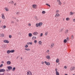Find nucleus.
<instances>
[{"mask_svg": "<svg viewBox=\"0 0 75 75\" xmlns=\"http://www.w3.org/2000/svg\"><path fill=\"white\" fill-rule=\"evenodd\" d=\"M27 75H33V74L31 71H28L27 73Z\"/></svg>", "mask_w": 75, "mask_h": 75, "instance_id": "1", "label": "nucleus"}, {"mask_svg": "<svg viewBox=\"0 0 75 75\" xmlns=\"http://www.w3.org/2000/svg\"><path fill=\"white\" fill-rule=\"evenodd\" d=\"M32 7L33 8H35V9H37V6L35 5V4H34L32 6Z\"/></svg>", "mask_w": 75, "mask_h": 75, "instance_id": "2", "label": "nucleus"}, {"mask_svg": "<svg viewBox=\"0 0 75 75\" xmlns=\"http://www.w3.org/2000/svg\"><path fill=\"white\" fill-rule=\"evenodd\" d=\"M1 18L2 19L4 20L5 19V16H4V13H2L1 14Z\"/></svg>", "mask_w": 75, "mask_h": 75, "instance_id": "3", "label": "nucleus"}, {"mask_svg": "<svg viewBox=\"0 0 75 75\" xmlns=\"http://www.w3.org/2000/svg\"><path fill=\"white\" fill-rule=\"evenodd\" d=\"M45 64L46 65H47L48 66H49V65H50V63L49 62H47V61H45L44 62Z\"/></svg>", "mask_w": 75, "mask_h": 75, "instance_id": "4", "label": "nucleus"}, {"mask_svg": "<svg viewBox=\"0 0 75 75\" xmlns=\"http://www.w3.org/2000/svg\"><path fill=\"white\" fill-rule=\"evenodd\" d=\"M54 43H52L51 44V45H50V48H53V47H54Z\"/></svg>", "mask_w": 75, "mask_h": 75, "instance_id": "5", "label": "nucleus"}, {"mask_svg": "<svg viewBox=\"0 0 75 75\" xmlns=\"http://www.w3.org/2000/svg\"><path fill=\"white\" fill-rule=\"evenodd\" d=\"M57 1L58 3H59V5L60 6L62 5V3H61V2L60 0H57Z\"/></svg>", "mask_w": 75, "mask_h": 75, "instance_id": "6", "label": "nucleus"}, {"mask_svg": "<svg viewBox=\"0 0 75 75\" xmlns=\"http://www.w3.org/2000/svg\"><path fill=\"white\" fill-rule=\"evenodd\" d=\"M75 69V67H71L70 69V70L71 71H74Z\"/></svg>", "mask_w": 75, "mask_h": 75, "instance_id": "7", "label": "nucleus"}, {"mask_svg": "<svg viewBox=\"0 0 75 75\" xmlns=\"http://www.w3.org/2000/svg\"><path fill=\"white\" fill-rule=\"evenodd\" d=\"M59 16H60V15L58 13H56L55 16V17L56 18H57L58 17H59Z\"/></svg>", "mask_w": 75, "mask_h": 75, "instance_id": "8", "label": "nucleus"}, {"mask_svg": "<svg viewBox=\"0 0 75 75\" xmlns=\"http://www.w3.org/2000/svg\"><path fill=\"white\" fill-rule=\"evenodd\" d=\"M46 58L47 59L50 60L51 59V57L49 55H47L46 56Z\"/></svg>", "mask_w": 75, "mask_h": 75, "instance_id": "9", "label": "nucleus"}, {"mask_svg": "<svg viewBox=\"0 0 75 75\" xmlns=\"http://www.w3.org/2000/svg\"><path fill=\"white\" fill-rule=\"evenodd\" d=\"M4 9L6 11H9V9H8V8H7V7H5L4 8Z\"/></svg>", "mask_w": 75, "mask_h": 75, "instance_id": "10", "label": "nucleus"}, {"mask_svg": "<svg viewBox=\"0 0 75 75\" xmlns=\"http://www.w3.org/2000/svg\"><path fill=\"white\" fill-rule=\"evenodd\" d=\"M4 42L5 43H9V41L8 40H4Z\"/></svg>", "mask_w": 75, "mask_h": 75, "instance_id": "11", "label": "nucleus"}, {"mask_svg": "<svg viewBox=\"0 0 75 75\" xmlns=\"http://www.w3.org/2000/svg\"><path fill=\"white\" fill-rule=\"evenodd\" d=\"M75 14V13L74 12H72V11H71L69 15L70 16H72L74 15Z\"/></svg>", "mask_w": 75, "mask_h": 75, "instance_id": "12", "label": "nucleus"}, {"mask_svg": "<svg viewBox=\"0 0 75 75\" xmlns=\"http://www.w3.org/2000/svg\"><path fill=\"white\" fill-rule=\"evenodd\" d=\"M38 34V32H35L33 33V35H37Z\"/></svg>", "mask_w": 75, "mask_h": 75, "instance_id": "13", "label": "nucleus"}, {"mask_svg": "<svg viewBox=\"0 0 75 75\" xmlns=\"http://www.w3.org/2000/svg\"><path fill=\"white\" fill-rule=\"evenodd\" d=\"M7 68L8 69V70H11L12 69V67L11 66H8L7 67Z\"/></svg>", "mask_w": 75, "mask_h": 75, "instance_id": "14", "label": "nucleus"}, {"mask_svg": "<svg viewBox=\"0 0 75 75\" xmlns=\"http://www.w3.org/2000/svg\"><path fill=\"white\" fill-rule=\"evenodd\" d=\"M36 38H37L36 36H33L32 37V40H35Z\"/></svg>", "mask_w": 75, "mask_h": 75, "instance_id": "15", "label": "nucleus"}, {"mask_svg": "<svg viewBox=\"0 0 75 75\" xmlns=\"http://www.w3.org/2000/svg\"><path fill=\"white\" fill-rule=\"evenodd\" d=\"M5 72V69H1L0 70V72Z\"/></svg>", "mask_w": 75, "mask_h": 75, "instance_id": "16", "label": "nucleus"}, {"mask_svg": "<svg viewBox=\"0 0 75 75\" xmlns=\"http://www.w3.org/2000/svg\"><path fill=\"white\" fill-rule=\"evenodd\" d=\"M7 64L8 65H10L11 64V62L10 61H8L7 62Z\"/></svg>", "mask_w": 75, "mask_h": 75, "instance_id": "17", "label": "nucleus"}, {"mask_svg": "<svg viewBox=\"0 0 75 75\" xmlns=\"http://www.w3.org/2000/svg\"><path fill=\"white\" fill-rule=\"evenodd\" d=\"M39 27H41L42 25V22H40L39 23Z\"/></svg>", "mask_w": 75, "mask_h": 75, "instance_id": "18", "label": "nucleus"}, {"mask_svg": "<svg viewBox=\"0 0 75 75\" xmlns=\"http://www.w3.org/2000/svg\"><path fill=\"white\" fill-rule=\"evenodd\" d=\"M35 19L36 21H38V20H39L38 18L37 17V16H35Z\"/></svg>", "mask_w": 75, "mask_h": 75, "instance_id": "19", "label": "nucleus"}, {"mask_svg": "<svg viewBox=\"0 0 75 75\" xmlns=\"http://www.w3.org/2000/svg\"><path fill=\"white\" fill-rule=\"evenodd\" d=\"M28 36L29 37H32V36H33V35L32 34V33H29L28 34Z\"/></svg>", "mask_w": 75, "mask_h": 75, "instance_id": "20", "label": "nucleus"}, {"mask_svg": "<svg viewBox=\"0 0 75 75\" xmlns=\"http://www.w3.org/2000/svg\"><path fill=\"white\" fill-rule=\"evenodd\" d=\"M1 37H4V34L2 33V34H0V35Z\"/></svg>", "mask_w": 75, "mask_h": 75, "instance_id": "21", "label": "nucleus"}, {"mask_svg": "<svg viewBox=\"0 0 75 75\" xmlns=\"http://www.w3.org/2000/svg\"><path fill=\"white\" fill-rule=\"evenodd\" d=\"M48 32L47 31L45 33V35L46 36L47 35H48Z\"/></svg>", "mask_w": 75, "mask_h": 75, "instance_id": "22", "label": "nucleus"}, {"mask_svg": "<svg viewBox=\"0 0 75 75\" xmlns=\"http://www.w3.org/2000/svg\"><path fill=\"white\" fill-rule=\"evenodd\" d=\"M39 26V23H37L36 24V27H38Z\"/></svg>", "mask_w": 75, "mask_h": 75, "instance_id": "23", "label": "nucleus"}, {"mask_svg": "<svg viewBox=\"0 0 75 75\" xmlns=\"http://www.w3.org/2000/svg\"><path fill=\"white\" fill-rule=\"evenodd\" d=\"M38 43L40 45H42V42H41V41H39L38 42Z\"/></svg>", "mask_w": 75, "mask_h": 75, "instance_id": "24", "label": "nucleus"}, {"mask_svg": "<svg viewBox=\"0 0 75 75\" xmlns=\"http://www.w3.org/2000/svg\"><path fill=\"white\" fill-rule=\"evenodd\" d=\"M71 40H73L74 39V35H72L71 36Z\"/></svg>", "mask_w": 75, "mask_h": 75, "instance_id": "25", "label": "nucleus"}, {"mask_svg": "<svg viewBox=\"0 0 75 75\" xmlns=\"http://www.w3.org/2000/svg\"><path fill=\"white\" fill-rule=\"evenodd\" d=\"M59 61V59H57L56 60V62H57V63H58Z\"/></svg>", "mask_w": 75, "mask_h": 75, "instance_id": "26", "label": "nucleus"}, {"mask_svg": "<svg viewBox=\"0 0 75 75\" xmlns=\"http://www.w3.org/2000/svg\"><path fill=\"white\" fill-rule=\"evenodd\" d=\"M15 52V50H11L10 51V52L11 53H13V52Z\"/></svg>", "mask_w": 75, "mask_h": 75, "instance_id": "27", "label": "nucleus"}, {"mask_svg": "<svg viewBox=\"0 0 75 75\" xmlns=\"http://www.w3.org/2000/svg\"><path fill=\"white\" fill-rule=\"evenodd\" d=\"M56 75H59V72H58L57 71L56 72Z\"/></svg>", "mask_w": 75, "mask_h": 75, "instance_id": "28", "label": "nucleus"}, {"mask_svg": "<svg viewBox=\"0 0 75 75\" xmlns=\"http://www.w3.org/2000/svg\"><path fill=\"white\" fill-rule=\"evenodd\" d=\"M69 20H70V19L69 18H66V21H69Z\"/></svg>", "mask_w": 75, "mask_h": 75, "instance_id": "29", "label": "nucleus"}, {"mask_svg": "<svg viewBox=\"0 0 75 75\" xmlns=\"http://www.w3.org/2000/svg\"><path fill=\"white\" fill-rule=\"evenodd\" d=\"M45 11H42V14H45Z\"/></svg>", "mask_w": 75, "mask_h": 75, "instance_id": "30", "label": "nucleus"}, {"mask_svg": "<svg viewBox=\"0 0 75 75\" xmlns=\"http://www.w3.org/2000/svg\"><path fill=\"white\" fill-rule=\"evenodd\" d=\"M63 42L64 43H66L67 42V40L66 39H64L63 41Z\"/></svg>", "mask_w": 75, "mask_h": 75, "instance_id": "31", "label": "nucleus"}, {"mask_svg": "<svg viewBox=\"0 0 75 75\" xmlns=\"http://www.w3.org/2000/svg\"><path fill=\"white\" fill-rule=\"evenodd\" d=\"M10 52H11L9 50H8L7 52V53L8 54H9L10 53Z\"/></svg>", "mask_w": 75, "mask_h": 75, "instance_id": "32", "label": "nucleus"}, {"mask_svg": "<svg viewBox=\"0 0 75 75\" xmlns=\"http://www.w3.org/2000/svg\"><path fill=\"white\" fill-rule=\"evenodd\" d=\"M25 50H26V51H30V49H29V48H28V49H27V48H25Z\"/></svg>", "mask_w": 75, "mask_h": 75, "instance_id": "33", "label": "nucleus"}, {"mask_svg": "<svg viewBox=\"0 0 75 75\" xmlns=\"http://www.w3.org/2000/svg\"><path fill=\"white\" fill-rule=\"evenodd\" d=\"M14 1H11L9 2V3H11V4H14Z\"/></svg>", "mask_w": 75, "mask_h": 75, "instance_id": "34", "label": "nucleus"}, {"mask_svg": "<svg viewBox=\"0 0 75 75\" xmlns=\"http://www.w3.org/2000/svg\"><path fill=\"white\" fill-rule=\"evenodd\" d=\"M66 40L67 41H68L69 40V37H67L66 38Z\"/></svg>", "mask_w": 75, "mask_h": 75, "instance_id": "35", "label": "nucleus"}, {"mask_svg": "<svg viewBox=\"0 0 75 75\" xmlns=\"http://www.w3.org/2000/svg\"><path fill=\"white\" fill-rule=\"evenodd\" d=\"M15 70H16V68H15V67L13 68L12 69V71H15Z\"/></svg>", "mask_w": 75, "mask_h": 75, "instance_id": "36", "label": "nucleus"}, {"mask_svg": "<svg viewBox=\"0 0 75 75\" xmlns=\"http://www.w3.org/2000/svg\"><path fill=\"white\" fill-rule=\"evenodd\" d=\"M68 32V30H66L65 31V33L66 34H67Z\"/></svg>", "mask_w": 75, "mask_h": 75, "instance_id": "37", "label": "nucleus"}, {"mask_svg": "<svg viewBox=\"0 0 75 75\" xmlns=\"http://www.w3.org/2000/svg\"><path fill=\"white\" fill-rule=\"evenodd\" d=\"M59 10H57L56 11V13H59Z\"/></svg>", "mask_w": 75, "mask_h": 75, "instance_id": "38", "label": "nucleus"}, {"mask_svg": "<svg viewBox=\"0 0 75 75\" xmlns=\"http://www.w3.org/2000/svg\"><path fill=\"white\" fill-rule=\"evenodd\" d=\"M42 35H43V33H41V34L40 35V36L41 37H42Z\"/></svg>", "mask_w": 75, "mask_h": 75, "instance_id": "39", "label": "nucleus"}, {"mask_svg": "<svg viewBox=\"0 0 75 75\" xmlns=\"http://www.w3.org/2000/svg\"><path fill=\"white\" fill-rule=\"evenodd\" d=\"M46 4V5H47V6H48L50 7H51V6H50V5H49L48 4Z\"/></svg>", "mask_w": 75, "mask_h": 75, "instance_id": "40", "label": "nucleus"}, {"mask_svg": "<svg viewBox=\"0 0 75 75\" xmlns=\"http://www.w3.org/2000/svg\"><path fill=\"white\" fill-rule=\"evenodd\" d=\"M11 24H14V22L13 21H11Z\"/></svg>", "mask_w": 75, "mask_h": 75, "instance_id": "41", "label": "nucleus"}, {"mask_svg": "<svg viewBox=\"0 0 75 75\" xmlns=\"http://www.w3.org/2000/svg\"><path fill=\"white\" fill-rule=\"evenodd\" d=\"M31 25V23H28V26H29V27H30Z\"/></svg>", "mask_w": 75, "mask_h": 75, "instance_id": "42", "label": "nucleus"}, {"mask_svg": "<svg viewBox=\"0 0 75 75\" xmlns=\"http://www.w3.org/2000/svg\"><path fill=\"white\" fill-rule=\"evenodd\" d=\"M34 42L35 44H37V40H34Z\"/></svg>", "mask_w": 75, "mask_h": 75, "instance_id": "43", "label": "nucleus"}, {"mask_svg": "<svg viewBox=\"0 0 75 75\" xmlns=\"http://www.w3.org/2000/svg\"><path fill=\"white\" fill-rule=\"evenodd\" d=\"M28 47V46L27 45H26L25 46V48H27Z\"/></svg>", "mask_w": 75, "mask_h": 75, "instance_id": "44", "label": "nucleus"}, {"mask_svg": "<svg viewBox=\"0 0 75 75\" xmlns=\"http://www.w3.org/2000/svg\"><path fill=\"white\" fill-rule=\"evenodd\" d=\"M3 66V64H1L0 65V68H1V67H2Z\"/></svg>", "mask_w": 75, "mask_h": 75, "instance_id": "45", "label": "nucleus"}, {"mask_svg": "<svg viewBox=\"0 0 75 75\" xmlns=\"http://www.w3.org/2000/svg\"><path fill=\"white\" fill-rule=\"evenodd\" d=\"M41 64H44V62L43 61H42L41 62Z\"/></svg>", "mask_w": 75, "mask_h": 75, "instance_id": "46", "label": "nucleus"}, {"mask_svg": "<svg viewBox=\"0 0 75 75\" xmlns=\"http://www.w3.org/2000/svg\"><path fill=\"white\" fill-rule=\"evenodd\" d=\"M29 45H30H30H32V44H33V42H29Z\"/></svg>", "mask_w": 75, "mask_h": 75, "instance_id": "47", "label": "nucleus"}, {"mask_svg": "<svg viewBox=\"0 0 75 75\" xmlns=\"http://www.w3.org/2000/svg\"><path fill=\"white\" fill-rule=\"evenodd\" d=\"M73 22H74V23H75V19H74L73 20Z\"/></svg>", "mask_w": 75, "mask_h": 75, "instance_id": "48", "label": "nucleus"}, {"mask_svg": "<svg viewBox=\"0 0 75 75\" xmlns=\"http://www.w3.org/2000/svg\"><path fill=\"white\" fill-rule=\"evenodd\" d=\"M64 68V69H67V66H65Z\"/></svg>", "mask_w": 75, "mask_h": 75, "instance_id": "49", "label": "nucleus"}, {"mask_svg": "<svg viewBox=\"0 0 75 75\" xmlns=\"http://www.w3.org/2000/svg\"><path fill=\"white\" fill-rule=\"evenodd\" d=\"M13 19H16V17H13Z\"/></svg>", "mask_w": 75, "mask_h": 75, "instance_id": "50", "label": "nucleus"}, {"mask_svg": "<svg viewBox=\"0 0 75 75\" xmlns=\"http://www.w3.org/2000/svg\"><path fill=\"white\" fill-rule=\"evenodd\" d=\"M46 52L47 53H48V52H50V50H47V51H46Z\"/></svg>", "mask_w": 75, "mask_h": 75, "instance_id": "51", "label": "nucleus"}, {"mask_svg": "<svg viewBox=\"0 0 75 75\" xmlns=\"http://www.w3.org/2000/svg\"><path fill=\"white\" fill-rule=\"evenodd\" d=\"M19 14V12H18L16 13V14L17 15H18Z\"/></svg>", "mask_w": 75, "mask_h": 75, "instance_id": "52", "label": "nucleus"}, {"mask_svg": "<svg viewBox=\"0 0 75 75\" xmlns=\"http://www.w3.org/2000/svg\"><path fill=\"white\" fill-rule=\"evenodd\" d=\"M63 28L61 29V30H60V32H62V31H63Z\"/></svg>", "mask_w": 75, "mask_h": 75, "instance_id": "53", "label": "nucleus"}, {"mask_svg": "<svg viewBox=\"0 0 75 75\" xmlns=\"http://www.w3.org/2000/svg\"><path fill=\"white\" fill-rule=\"evenodd\" d=\"M4 28V29L5 28H6V25H4L3 26Z\"/></svg>", "mask_w": 75, "mask_h": 75, "instance_id": "54", "label": "nucleus"}, {"mask_svg": "<svg viewBox=\"0 0 75 75\" xmlns=\"http://www.w3.org/2000/svg\"><path fill=\"white\" fill-rule=\"evenodd\" d=\"M9 38H11V35H9Z\"/></svg>", "mask_w": 75, "mask_h": 75, "instance_id": "55", "label": "nucleus"}, {"mask_svg": "<svg viewBox=\"0 0 75 75\" xmlns=\"http://www.w3.org/2000/svg\"><path fill=\"white\" fill-rule=\"evenodd\" d=\"M16 22H18V21H19V20H18V19H17L16 20Z\"/></svg>", "mask_w": 75, "mask_h": 75, "instance_id": "56", "label": "nucleus"}, {"mask_svg": "<svg viewBox=\"0 0 75 75\" xmlns=\"http://www.w3.org/2000/svg\"><path fill=\"white\" fill-rule=\"evenodd\" d=\"M14 6H16V5H17V3H15L14 4Z\"/></svg>", "mask_w": 75, "mask_h": 75, "instance_id": "57", "label": "nucleus"}, {"mask_svg": "<svg viewBox=\"0 0 75 75\" xmlns=\"http://www.w3.org/2000/svg\"><path fill=\"white\" fill-rule=\"evenodd\" d=\"M55 71H56V72H58V71H57V69H55Z\"/></svg>", "mask_w": 75, "mask_h": 75, "instance_id": "58", "label": "nucleus"}, {"mask_svg": "<svg viewBox=\"0 0 75 75\" xmlns=\"http://www.w3.org/2000/svg\"><path fill=\"white\" fill-rule=\"evenodd\" d=\"M63 21H65V18H63Z\"/></svg>", "mask_w": 75, "mask_h": 75, "instance_id": "59", "label": "nucleus"}, {"mask_svg": "<svg viewBox=\"0 0 75 75\" xmlns=\"http://www.w3.org/2000/svg\"><path fill=\"white\" fill-rule=\"evenodd\" d=\"M1 63H2V64L4 63V61H2V62H1Z\"/></svg>", "mask_w": 75, "mask_h": 75, "instance_id": "60", "label": "nucleus"}, {"mask_svg": "<svg viewBox=\"0 0 75 75\" xmlns=\"http://www.w3.org/2000/svg\"><path fill=\"white\" fill-rule=\"evenodd\" d=\"M1 21H2L1 20H0V24H1Z\"/></svg>", "mask_w": 75, "mask_h": 75, "instance_id": "61", "label": "nucleus"}, {"mask_svg": "<svg viewBox=\"0 0 75 75\" xmlns=\"http://www.w3.org/2000/svg\"><path fill=\"white\" fill-rule=\"evenodd\" d=\"M4 74H0V75H4Z\"/></svg>", "mask_w": 75, "mask_h": 75, "instance_id": "62", "label": "nucleus"}, {"mask_svg": "<svg viewBox=\"0 0 75 75\" xmlns=\"http://www.w3.org/2000/svg\"><path fill=\"white\" fill-rule=\"evenodd\" d=\"M27 44L28 45H30V44H29V42H28L27 43Z\"/></svg>", "mask_w": 75, "mask_h": 75, "instance_id": "63", "label": "nucleus"}, {"mask_svg": "<svg viewBox=\"0 0 75 75\" xmlns=\"http://www.w3.org/2000/svg\"><path fill=\"white\" fill-rule=\"evenodd\" d=\"M64 75H68L67 74H65Z\"/></svg>", "mask_w": 75, "mask_h": 75, "instance_id": "64", "label": "nucleus"}]
</instances>
